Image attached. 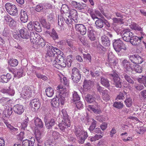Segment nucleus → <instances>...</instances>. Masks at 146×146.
Listing matches in <instances>:
<instances>
[{
	"instance_id": "nucleus-1",
	"label": "nucleus",
	"mask_w": 146,
	"mask_h": 146,
	"mask_svg": "<svg viewBox=\"0 0 146 146\" xmlns=\"http://www.w3.org/2000/svg\"><path fill=\"white\" fill-rule=\"evenodd\" d=\"M45 49L47 51V55L51 57L52 63L54 67L59 69L60 67L64 68L66 66L70 67L72 60L68 58L64 59L62 56L63 52L57 48L50 44H47Z\"/></svg>"
},
{
	"instance_id": "nucleus-2",
	"label": "nucleus",
	"mask_w": 146,
	"mask_h": 146,
	"mask_svg": "<svg viewBox=\"0 0 146 146\" xmlns=\"http://www.w3.org/2000/svg\"><path fill=\"white\" fill-rule=\"evenodd\" d=\"M85 100L88 103H91L94 102L95 105L88 106V109L92 110L94 113H96L100 114L101 112V111L99 105H97V103L95 102V98L91 95L88 94L85 97Z\"/></svg>"
},
{
	"instance_id": "nucleus-3",
	"label": "nucleus",
	"mask_w": 146,
	"mask_h": 146,
	"mask_svg": "<svg viewBox=\"0 0 146 146\" xmlns=\"http://www.w3.org/2000/svg\"><path fill=\"white\" fill-rule=\"evenodd\" d=\"M61 112L62 115V123H59L58 126L61 130L64 131L66 127H68L70 126V118L65 109H63L61 111Z\"/></svg>"
},
{
	"instance_id": "nucleus-4",
	"label": "nucleus",
	"mask_w": 146,
	"mask_h": 146,
	"mask_svg": "<svg viewBox=\"0 0 146 146\" xmlns=\"http://www.w3.org/2000/svg\"><path fill=\"white\" fill-rule=\"evenodd\" d=\"M57 90H58V92L59 95L58 100L59 104H60L61 105H63L65 102L64 98L68 94V90L65 87L62 85H59L57 88Z\"/></svg>"
},
{
	"instance_id": "nucleus-5",
	"label": "nucleus",
	"mask_w": 146,
	"mask_h": 146,
	"mask_svg": "<svg viewBox=\"0 0 146 146\" xmlns=\"http://www.w3.org/2000/svg\"><path fill=\"white\" fill-rule=\"evenodd\" d=\"M113 45L114 49L117 53L119 52L122 49L125 50H127L125 45L120 38L114 40L113 41Z\"/></svg>"
},
{
	"instance_id": "nucleus-6",
	"label": "nucleus",
	"mask_w": 146,
	"mask_h": 146,
	"mask_svg": "<svg viewBox=\"0 0 146 146\" xmlns=\"http://www.w3.org/2000/svg\"><path fill=\"white\" fill-rule=\"evenodd\" d=\"M21 95L23 98L29 99L34 96V93L30 87L25 86L22 89Z\"/></svg>"
},
{
	"instance_id": "nucleus-7",
	"label": "nucleus",
	"mask_w": 146,
	"mask_h": 146,
	"mask_svg": "<svg viewBox=\"0 0 146 146\" xmlns=\"http://www.w3.org/2000/svg\"><path fill=\"white\" fill-rule=\"evenodd\" d=\"M6 11L10 15L15 16L17 15V9L14 5L7 3L5 5Z\"/></svg>"
},
{
	"instance_id": "nucleus-8",
	"label": "nucleus",
	"mask_w": 146,
	"mask_h": 146,
	"mask_svg": "<svg viewBox=\"0 0 146 146\" xmlns=\"http://www.w3.org/2000/svg\"><path fill=\"white\" fill-rule=\"evenodd\" d=\"M81 75L79 70L76 68H74L72 70V79L75 83L78 82L81 79Z\"/></svg>"
},
{
	"instance_id": "nucleus-9",
	"label": "nucleus",
	"mask_w": 146,
	"mask_h": 146,
	"mask_svg": "<svg viewBox=\"0 0 146 146\" xmlns=\"http://www.w3.org/2000/svg\"><path fill=\"white\" fill-rule=\"evenodd\" d=\"M113 79L115 86L117 88H121L122 87V82L118 75L116 72H113L112 74H110Z\"/></svg>"
},
{
	"instance_id": "nucleus-10",
	"label": "nucleus",
	"mask_w": 146,
	"mask_h": 146,
	"mask_svg": "<svg viewBox=\"0 0 146 146\" xmlns=\"http://www.w3.org/2000/svg\"><path fill=\"white\" fill-rule=\"evenodd\" d=\"M128 57L132 63L136 64H140L143 61V58L138 54L129 55Z\"/></svg>"
},
{
	"instance_id": "nucleus-11",
	"label": "nucleus",
	"mask_w": 146,
	"mask_h": 146,
	"mask_svg": "<svg viewBox=\"0 0 146 146\" xmlns=\"http://www.w3.org/2000/svg\"><path fill=\"white\" fill-rule=\"evenodd\" d=\"M133 35V33L129 29H124L122 31V38L126 42H129Z\"/></svg>"
},
{
	"instance_id": "nucleus-12",
	"label": "nucleus",
	"mask_w": 146,
	"mask_h": 146,
	"mask_svg": "<svg viewBox=\"0 0 146 146\" xmlns=\"http://www.w3.org/2000/svg\"><path fill=\"white\" fill-rule=\"evenodd\" d=\"M144 36V34L142 33H141V35L140 36H133L129 42H130L133 45H137L143 41Z\"/></svg>"
},
{
	"instance_id": "nucleus-13",
	"label": "nucleus",
	"mask_w": 146,
	"mask_h": 146,
	"mask_svg": "<svg viewBox=\"0 0 146 146\" xmlns=\"http://www.w3.org/2000/svg\"><path fill=\"white\" fill-rule=\"evenodd\" d=\"M78 139V142L81 144H83L87 138L88 137L87 132L83 130L79 132L78 134L76 135Z\"/></svg>"
},
{
	"instance_id": "nucleus-14",
	"label": "nucleus",
	"mask_w": 146,
	"mask_h": 146,
	"mask_svg": "<svg viewBox=\"0 0 146 146\" xmlns=\"http://www.w3.org/2000/svg\"><path fill=\"white\" fill-rule=\"evenodd\" d=\"M29 121V118L27 117V118L24 121L23 123L21 124V126L22 131L20 132L19 134L21 137H23L24 135H25L28 133H29V131L26 129Z\"/></svg>"
},
{
	"instance_id": "nucleus-15",
	"label": "nucleus",
	"mask_w": 146,
	"mask_h": 146,
	"mask_svg": "<svg viewBox=\"0 0 146 146\" xmlns=\"http://www.w3.org/2000/svg\"><path fill=\"white\" fill-rule=\"evenodd\" d=\"M76 30L82 35H84L86 33L87 30L85 26L83 24H77L75 25Z\"/></svg>"
},
{
	"instance_id": "nucleus-16",
	"label": "nucleus",
	"mask_w": 146,
	"mask_h": 146,
	"mask_svg": "<svg viewBox=\"0 0 146 146\" xmlns=\"http://www.w3.org/2000/svg\"><path fill=\"white\" fill-rule=\"evenodd\" d=\"M13 109L15 113L19 115H21L24 111L23 106L19 104L15 105Z\"/></svg>"
},
{
	"instance_id": "nucleus-17",
	"label": "nucleus",
	"mask_w": 146,
	"mask_h": 146,
	"mask_svg": "<svg viewBox=\"0 0 146 146\" xmlns=\"http://www.w3.org/2000/svg\"><path fill=\"white\" fill-rule=\"evenodd\" d=\"M121 64L122 66L127 70L129 71H131V68L133 67V64L131 63L127 59H124L122 61Z\"/></svg>"
},
{
	"instance_id": "nucleus-18",
	"label": "nucleus",
	"mask_w": 146,
	"mask_h": 146,
	"mask_svg": "<svg viewBox=\"0 0 146 146\" xmlns=\"http://www.w3.org/2000/svg\"><path fill=\"white\" fill-rule=\"evenodd\" d=\"M45 44V42L44 40L40 37L36 42L33 44V46L35 48L38 49L44 47Z\"/></svg>"
},
{
	"instance_id": "nucleus-19",
	"label": "nucleus",
	"mask_w": 146,
	"mask_h": 146,
	"mask_svg": "<svg viewBox=\"0 0 146 146\" xmlns=\"http://www.w3.org/2000/svg\"><path fill=\"white\" fill-rule=\"evenodd\" d=\"M19 32L20 36L23 38L27 39L29 38L30 37L29 33L26 28L24 27L22 28L19 30Z\"/></svg>"
},
{
	"instance_id": "nucleus-20",
	"label": "nucleus",
	"mask_w": 146,
	"mask_h": 146,
	"mask_svg": "<svg viewBox=\"0 0 146 146\" xmlns=\"http://www.w3.org/2000/svg\"><path fill=\"white\" fill-rule=\"evenodd\" d=\"M56 119L55 118H53L51 119L48 121L44 120L46 127L48 129H51L53 126L55 125H57L56 122Z\"/></svg>"
},
{
	"instance_id": "nucleus-21",
	"label": "nucleus",
	"mask_w": 146,
	"mask_h": 146,
	"mask_svg": "<svg viewBox=\"0 0 146 146\" xmlns=\"http://www.w3.org/2000/svg\"><path fill=\"white\" fill-rule=\"evenodd\" d=\"M31 42L32 43V45L37 41L38 39H40V36L37 33H35L33 32H30V36Z\"/></svg>"
},
{
	"instance_id": "nucleus-22",
	"label": "nucleus",
	"mask_w": 146,
	"mask_h": 146,
	"mask_svg": "<svg viewBox=\"0 0 146 146\" xmlns=\"http://www.w3.org/2000/svg\"><path fill=\"white\" fill-rule=\"evenodd\" d=\"M30 105L35 109H38L40 107V103L38 99H35L31 101Z\"/></svg>"
},
{
	"instance_id": "nucleus-23",
	"label": "nucleus",
	"mask_w": 146,
	"mask_h": 146,
	"mask_svg": "<svg viewBox=\"0 0 146 146\" xmlns=\"http://www.w3.org/2000/svg\"><path fill=\"white\" fill-rule=\"evenodd\" d=\"M1 92L4 94H6L7 95L9 96H13L15 93V91L12 88H11L10 87L8 88H4L1 90Z\"/></svg>"
},
{
	"instance_id": "nucleus-24",
	"label": "nucleus",
	"mask_w": 146,
	"mask_h": 146,
	"mask_svg": "<svg viewBox=\"0 0 146 146\" xmlns=\"http://www.w3.org/2000/svg\"><path fill=\"white\" fill-rule=\"evenodd\" d=\"M69 14V17L74 21L75 22L77 23V19L78 18L77 11L74 9H72L70 11Z\"/></svg>"
},
{
	"instance_id": "nucleus-25",
	"label": "nucleus",
	"mask_w": 146,
	"mask_h": 146,
	"mask_svg": "<svg viewBox=\"0 0 146 146\" xmlns=\"http://www.w3.org/2000/svg\"><path fill=\"white\" fill-rule=\"evenodd\" d=\"M20 20L23 23L26 22L28 20V16L26 11L23 10H21V11Z\"/></svg>"
},
{
	"instance_id": "nucleus-26",
	"label": "nucleus",
	"mask_w": 146,
	"mask_h": 146,
	"mask_svg": "<svg viewBox=\"0 0 146 146\" xmlns=\"http://www.w3.org/2000/svg\"><path fill=\"white\" fill-rule=\"evenodd\" d=\"M35 125L37 128H42L43 126V123L41 119L38 117L34 118Z\"/></svg>"
},
{
	"instance_id": "nucleus-27",
	"label": "nucleus",
	"mask_w": 146,
	"mask_h": 146,
	"mask_svg": "<svg viewBox=\"0 0 146 146\" xmlns=\"http://www.w3.org/2000/svg\"><path fill=\"white\" fill-rule=\"evenodd\" d=\"M101 40L102 44L105 46H109L110 45V41L108 37L105 35L102 36Z\"/></svg>"
},
{
	"instance_id": "nucleus-28",
	"label": "nucleus",
	"mask_w": 146,
	"mask_h": 146,
	"mask_svg": "<svg viewBox=\"0 0 146 146\" xmlns=\"http://www.w3.org/2000/svg\"><path fill=\"white\" fill-rule=\"evenodd\" d=\"M12 76L9 74L7 73L6 75H3L0 77V81L2 82H7L11 79Z\"/></svg>"
},
{
	"instance_id": "nucleus-29",
	"label": "nucleus",
	"mask_w": 146,
	"mask_h": 146,
	"mask_svg": "<svg viewBox=\"0 0 146 146\" xmlns=\"http://www.w3.org/2000/svg\"><path fill=\"white\" fill-rule=\"evenodd\" d=\"M122 78H124L128 83L131 84H133L134 82L131 78L130 76L126 73H124L122 75H121Z\"/></svg>"
},
{
	"instance_id": "nucleus-30",
	"label": "nucleus",
	"mask_w": 146,
	"mask_h": 146,
	"mask_svg": "<svg viewBox=\"0 0 146 146\" xmlns=\"http://www.w3.org/2000/svg\"><path fill=\"white\" fill-rule=\"evenodd\" d=\"M101 83L102 85L107 88L109 87L110 86L108 80L103 76L101 77Z\"/></svg>"
},
{
	"instance_id": "nucleus-31",
	"label": "nucleus",
	"mask_w": 146,
	"mask_h": 146,
	"mask_svg": "<svg viewBox=\"0 0 146 146\" xmlns=\"http://www.w3.org/2000/svg\"><path fill=\"white\" fill-rule=\"evenodd\" d=\"M102 93L103 100L106 101H108L110 99L109 92L107 90H105L103 91Z\"/></svg>"
},
{
	"instance_id": "nucleus-32",
	"label": "nucleus",
	"mask_w": 146,
	"mask_h": 146,
	"mask_svg": "<svg viewBox=\"0 0 146 146\" xmlns=\"http://www.w3.org/2000/svg\"><path fill=\"white\" fill-rule=\"evenodd\" d=\"M103 21L104 19L99 18L95 22L96 27L97 29L102 28L104 26Z\"/></svg>"
},
{
	"instance_id": "nucleus-33",
	"label": "nucleus",
	"mask_w": 146,
	"mask_h": 146,
	"mask_svg": "<svg viewBox=\"0 0 146 146\" xmlns=\"http://www.w3.org/2000/svg\"><path fill=\"white\" fill-rule=\"evenodd\" d=\"M34 28L37 32H40L42 31V27L39 23L38 21H35L33 23Z\"/></svg>"
},
{
	"instance_id": "nucleus-34",
	"label": "nucleus",
	"mask_w": 146,
	"mask_h": 146,
	"mask_svg": "<svg viewBox=\"0 0 146 146\" xmlns=\"http://www.w3.org/2000/svg\"><path fill=\"white\" fill-rule=\"evenodd\" d=\"M92 83V82L90 80H85L83 85L84 89L85 90L89 89L91 86Z\"/></svg>"
},
{
	"instance_id": "nucleus-35",
	"label": "nucleus",
	"mask_w": 146,
	"mask_h": 146,
	"mask_svg": "<svg viewBox=\"0 0 146 146\" xmlns=\"http://www.w3.org/2000/svg\"><path fill=\"white\" fill-rule=\"evenodd\" d=\"M46 95L50 97H52L54 94V91L51 87H49L45 90Z\"/></svg>"
},
{
	"instance_id": "nucleus-36",
	"label": "nucleus",
	"mask_w": 146,
	"mask_h": 146,
	"mask_svg": "<svg viewBox=\"0 0 146 146\" xmlns=\"http://www.w3.org/2000/svg\"><path fill=\"white\" fill-rule=\"evenodd\" d=\"M40 22L43 27L47 29H49L50 28V24L46 22L45 19H41Z\"/></svg>"
},
{
	"instance_id": "nucleus-37",
	"label": "nucleus",
	"mask_w": 146,
	"mask_h": 146,
	"mask_svg": "<svg viewBox=\"0 0 146 146\" xmlns=\"http://www.w3.org/2000/svg\"><path fill=\"white\" fill-rule=\"evenodd\" d=\"M7 126L9 129L12 134H15L20 132L18 128L15 127L10 124H8L7 125Z\"/></svg>"
},
{
	"instance_id": "nucleus-38",
	"label": "nucleus",
	"mask_w": 146,
	"mask_h": 146,
	"mask_svg": "<svg viewBox=\"0 0 146 146\" xmlns=\"http://www.w3.org/2000/svg\"><path fill=\"white\" fill-rule=\"evenodd\" d=\"M133 67L131 68V71L135 70L137 72L141 73L142 71V67L138 64H133Z\"/></svg>"
},
{
	"instance_id": "nucleus-39",
	"label": "nucleus",
	"mask_w": 146,
	"mask_h": 146,
	"mask_svg": "<svg viewBox=\"0 0 146 146\" xmlns=\"http://www.w3.org/2000/svg\"><path fill=\"white\" fill-rule=\"evenodd\" d=\"M34 142L31 140L26 139L22 142V146H34Z\"/></svg>"
},
{
	"instance_id": "nucleus-40",
	"label": "nucleus",
	"mask_w": 146,
	"mask_h": 146,
	"mask_svg": "<svg viewBox=\"0 0 146 146\" xmlns=\"http://www.w3.org/2000/svg\"><path fill=\"white\" fill-rule=\"evenodd\" d=\"M10 100L9 98L3 97L0 99V103L2 105L5 106L9 104Z\"/></svg>"
},
{
	"instance_id": "nucleus-41",
	"label": "nucleus",
	"mask_w": 146,
	"mask_h": 146,
	"mask_svg": "<svg viewBox=\"0 0 146 146\" xmlns=\"http://www.w3.org/2000/svg\"><path fill=\"white\" fill-rule=\"evenodd\" d=\"M12 109L11 108H10L7 110H4L3 112V114L5 117L8 118L12 114Z\"/></svg>"
},
{
	"instance_id": "nucleus-42",
	"label": "nucleus",
	"mask_w": 146,
	"mask_h": 146,
	"mask_svg": "<svg viewBox=\"0 0 146 146\" xmlns=\"http://www.w3.org/2000/svg\"><path fill=\"white\" fill-rule=\"evenodd\" d=\"M66 43L70 48L72 50L75 49V47L74 45V40L72 39H68L66 40Z\"/></svg>"
},
{
	"instance_id": "nucleus-43",
	"label": "nucleus",
	"mask_w": 146,
	"mask_h": 146,
	"mask_svg": "<svg viewBox=\"0 0 146 146\" xmlns=\"http://www.w3.org/2000/svg\"><path fill=\"white\" fill-rule=\"evenodd\" d=\"M50 36L54 40L58 39L59 38L57 33L54 29H52V32L50 33Z\"/></svg>"
},
{
	"instance_id": "nucleus-44",
	"label": "nucleus",
	"mask_w": 146,
	"mask_h": 146,
	"mask_svg": "<svg viewBox=\"0 0 146 146\" xmlns=\"http://www.w3.org/2000/svg\"><path fill=\"white\" fill-rule=\"evenodd\" d=\"M9 63L11 66L14 67L18 65V61L17 59H12L10 60Z\"/></svg>"
},
{
	"instance_id": "nucleus-45",
	"label": "nucleus",
	"mask_w": 146,
	"mask_h": 146,
	"mask_svg": "<svg viewBox=\"0 0 146 146\" xmlns=\"http://www.w3.org/2000/svg\"><path fill=\"white\" fill-rule=\"evenodd\" d=\"M58 100H57V99L56 98H54L52 99L51 102L52 106L55 108H56L58 107L59 104V103L58 102Z\"/></svg>"
},
{
	"instance_id": "nucleus-46",
	"label": "nucleus",
	"mask_w": 146,
	"mask_h": 146,
	"mask_svg": "<svg viewBox=\"0 0 146 146\" xmlns=\"http://www.w3.org/2000/svg\"><path fill=\"white\" fill-rule=\"evenodd\" d=\"M64 17L62 16H59L58 17V25L60 27L63 25L64 23Z\"/></svg>"
},
{
	"instance_id": "nucleus-47",
	"label": "nucleus",
	"mask_w": 146,
	"mask_h": 146,
	"mask_svg": "<svg viewBox=\"0 0 146 146\" xmlns=\"http://www.w3.org/2000/svg\"><path fill=\"white\" fill-rule=\"evenodd\" d=\"M80 98L77 92H74L72 95V100L74 102L78 101L80 100Z\"/></svg>"
},
{
	"instance_id": "nucleus-48",
	"label": "nucleus",
	"mask_w": 146,
	"mask_h": 146,
	"mask_svg": "<svg viewBox=\"0 0 146 146\" xmlns=\"http://www.w3.org/2000/svg\"><path fill=\"white\" fill-rule=\"evenodd\" d=\"M43 5L42 4H39L36 6L35 10L37 12H40L43 11Z\"/></svg>"
},
{
	"instance_id": "nucleus-49",
	"label": "nucleus",
	"mask_w": 146,
	"mask_h": 146,
	"mask_svg": "<svg viewBox=\"0 0 146 146\" xmlns=\"http://www.w3.org/2000/svg\"><path fill=\"white\" fill-rule=\"evenodd\" d=\"M113 106L115 108L120 109L123 107V105L120 102H115L114 103Z\"/></svg>"
},
{
	"instance_id": "nucleus-50",
	"label": "nucleus",
	"mask_w": 146,
	"mask_h": 146,
	"mask_svg": "<svg viewBox=\"0 0 146 146\" xmlns=\"http://www.w3.org/2000/svg\"><path fill=\"white\" fill-rule=\"evenodd\" d=\"M64 21L68 25H69L70 26V25H71V23L72 22V19L69 17V16H67V17L65 16L64 15Z\"/></svg>"
},
{
	"instance_id": "nucleus-51",
	"label": "nucleus",
	"mask_w": 146,
	"mask_h": 146,
	"mask_svg": "<svg viewBox=\"0 0 146 146\" xmlns=\"http://www.w3.org/2000/svg\"><path fill=\"white\" fill-rule=\"evenodd\" d=\"M126 94V93L124 91L123 93L120 92L117 96L116 99L119 100H123L125 99L124 96Z\"/></svg>"
},
{
	"instance_id": "nucleus-52",
	"label": "nucleus",
	"mask_w": 146,
	"mask_h": 146,
	"mask_svg": "<svg viewBox=\"0 0 146 146\" xmlns=\"http://www.w3.org/2000/svg\"><path fill=\"white\" fill-rule=\"evenodd\" d=\"M35 74L37 77L38 78L42 79L44 80H46L47 79V77L45 76L42 75L41 74L36 72L35 71Z\"/></svg>"
},
{
	"instance_id": "nucleus-53",
	"label": "nucleus",
	"mask_w": 146,
	"mask_h": 146,
	"mask_svg": "<svg viewBox=\"0 0 146 146\" xmlns=\"http://www.w3.org/2000/svg\"><path fill=\"white\" fill-rule=\"evenodd\" d=\"M108 62H109V64L111 68H113V66L114 67V66L116 65L117 63L116 58L113 59L112 60H110V61H108Z\"/></svg>"
},
{
	"instance_id": "nucleus-54",
	"label": "nucleus",
	"mask_w": 146,
	"mask_h": 146,
	"mask_svg": "<svg viewBox=\"0 0 146 146\" xmlns=\"http://www.w3.org/2000/svg\"><path fill=\"white\" fill-rule=\"evenodd\" d=\"M125 102L126 106L128 107H130L132 105V102L131 98H127L125 101Z\"/></svg>"
},
{
	"instance_id": "nucleus-55",
	"label": "nucleus",
	"mask_w": 146,
	"mask_h": 146,
	"mask_svg": "<svg viewBox=\"0 0 146 146\" xmlns=\"http://www.w3.org/2000/svg\"><path fill=\"white\" fill-rule=\"evenodd\" d=\"M83 130V128L82 127L80 126H78L75 128V130H74V132L75 135H76L78 134L79 133H81V131Z\"/></svg>"
},
{
	"instance_id": "nucleus-56",
	"label": "nucleus",
	"mask_w": 146,
	"mask_h": 146,
	"mask_svg": "<svg viewBox=\"0 0 146 146\" xmlns=\"http://www.w3.org/2000/svg\"><path fill=\"white\" fill-rule=\"evenodd\" d=\"M113 23H123V19H121L117 18L116 17L114 18L113 19Z\"/></svg>"
},
{
	"instance_id": "nucleus-57",
	"label": "nucleus",
	"mask_w": 146,
	"mask_h": 146,
	"mask_svg": "<svg viewBox=\"0 0 146 146\" xmlns=\"http://www.w3.org/2000/svg\"><path fill=\"white\" fill-rule=\"evenodd\" d=\"M4 19L5 22L9 23V22H11L13 19L11 17V16L7 14L5 15L4 17Z\"/></svg>"
},
{
	"instance_id": "nucleus-58",
	"label": "nucleus",
	"mask_w": 146,
	"mask_h": 146,
	"mask_svg": "<svg viewBox=\"0 0 146 146\" xmlns=\"http://www.w3.org/2000/svg\"><path fill=\"white\" fill-rule=\"evenodd\" d=\"M44 146H54V144L52 141L50 139H48L44 143Z\"/></svg>"
},
{
	"instance_id": "nucleus-59",
	"label": "nucleus",
	"mask_w": 146,
	"mask_h": 146,
	"mask_svg": "<svg viewBox=\"0 0 146 146\" xmlns=\"http://www.w3.org/2000/svg\"><path fill=\"white\" fill-rule=\"evenodd\" d=\"M52 136L55 139H57L60 137L59 133L56 131H53L52 133Z\"/></svg>"
},
{
	"instance_id": "nucleus-60",
	"label": "nucleus",
	"mask_w": 146,
	"mask_h": 146,
	"mask_svg": "<svg viewBox=\"0 0 146 146\" xmlns=\"http://www.w3.org/2000/svg\"><path fill=\"white\" fill-rule=\"evenodd\" d=\"M23 71L22 69H20L17 70L16 76L17 77L20 78L23 76Z\"/></svg>"
},
{
	"instance_id": "nucleus-61",
	"label": "nucleus",
	"mask_w": 146,
	"mask_h": 146,
	"mask_svg": "<svg viewBox=\"0 0 146 146\" xmlns=\"http://www.w3.org/2000/svg\"><path fill=\"white\" fill-rule=\"evenodd\" d=\"M8 24L12 29H13L15 28L16 26V22L13 19L9 23H8Z\"/></svg>"
},
{
	"instance_id": "nucleus-62",
	"label": "nucleus",
	"mask_w": 146,
	"mask_h": 146,
	"mask_svg": "<svg viewBox=\"0 0 146 146\" xmlns=\"http://www.w3.org/2000/svg\"><path fill=\"white\" fill-rule=\"evenodd\" d=\"M43 136L42 133L40 131H38L36 133L35 137L36 139H41Z\"/></svg>"
},
{
	"instance_id": "nucleus-63",
	"label": "nucleus",
	"mask_w": 146,
	"mask_h": 146,
	"mask_svg": "<svg viewBox=\"0 0 146 146\" xmlns=\"http://www.w3.org/2000/svg\"><path fill=\"white\" fill-rule=\"evenodd\" d=\"M83 55L84 59H85L86 60H88L90 62H91V56L90 54H84Z\"/></svg>"
},
{
	"instance_id": "nucleus-64",
	"label": "nucleus",
	"mask_w": 146,
	"mask_h": 146,
	"mask_svg": "<svg viewBox=\"0 0 146 146\" xmlns=\"http://www.w3.org/2000/svg\"><path fill=\"white\" fill-rule=\"evenodd\" d=\"M76 107L78 109H82L83 107V105L80 101L76 102Z\"/></svg>"
}]
</instances>
